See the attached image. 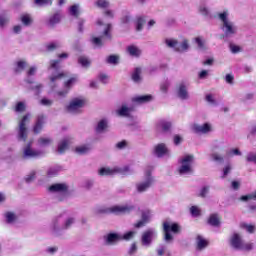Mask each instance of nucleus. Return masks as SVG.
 I'll use <instances>...</instances> for the list:
<instances>
[{"label": "nucleus", "mask_w": 256, "mask_h": 256, "mask_svg": "<svg viewBox=\"0 0 256 256\" xmlns=\"http://www.w3.org/2000/svg\"><path fill=\"white\" fill-rule=\"evenodd\" d=\"M153 101L152 95H140L132 98V104H123L118 110H116L119 117H129L133 111H135V105H143L144 103H150Z\"/></svg>", "instance_id": "f257e3e1"}, {"label": "nucleus", "mask_w": 256, "mask_h": 256, "mask_svg": "<svg viewBox=\"0 0 256 256\" xmlns=\"http://www.w3.org/2000/svg\"><path fill=\"white\" fill-rule=\"evenodd\" d=\"M98 31H102V34L97 37L93 36L91 38V43L94 47H101L107 39H110L111 36L109 35V31L111 30V24H105L102 20L97 21Z\"/></svg>", "instance_id": "f03ea898"}, {"label": "nucleus", "mask_w": 256, "mask_h": 256, "mask_svg": "<svg viewBox=\"0 0 256 256\" xmlns=\"http://www.w3.org/2000/svg\"><path fill=\"white\" fill-rule=\"evenodd\" d=\"M195 164V156L191 154H185L178 161V173L179 175H191L193 174V165Z\"/></svg>", "instance_id": "7ed1b4c3"}, {"label": "nucleus", "mask_w": 256, "mask_h": 256, "mask_svg": "<svg viewBox=\"0 0 256 256\" xmlns=\"http://www.w3.org/2000/svg\"><path fill=\"white\" fill-rule=\"evenodd\" d=\"M219 19L222 22V30L226 37H231L237 33V26L229 20V12H221L219 14Z\"/></svg>", "instance_id": "20e7f679"}, {"label": "nucleus", "mask_w": 256, "mask_h": 256, "mask_svg": "<svg viewBox=\"0 0 256 256\" xmlns=\"http://www.w3.org/2000/svg\"><path fill=\"white\" fill-rule=\"evenodd\" d=\"M21 155L22 159H37L45 155V152L33 147V141H29L23 146Z\"/></svg>", "instance_id": "39448f33"}, {"label": "nucleus", "mask_w": 256, "mask_h": 256, "mask_svg": "<svg viewBox=\"0 0 256 256\" xmlns=\"http://www.w3.org/2000/svg\"><path fill=\"white\" fill-rule=\"evenodd\" d=\"M135 231H129L126 234H119V233H109L104 236L106 245H115V243H119V241H129V239H133L135 237Z\"/></svg>", "instance_id": "423d86ee"}, {"label": "nucleus", "mask_w": 256, "mask_h": 256, "mask_svg": "<svg viewBox=\"0 0 256 256\" xmlns=\"http://www.w3.org/2000/svg\"><path fill=\"white\" fill-rule=\"evenodd\" d=\"M144 175V180L136 183L137 193H145L155 185V177L151 175V172L145 171Z\"/></svg>", "instance_id": "0eeeda50"}, {"label": "nucleus", "mask_w": 256, "mask_h": 256, "mask_svg": "<svg viewBox=\"0 0 256 256\" xmlns=\"http://www.w3.org/2000/svg\"><path fill=\"white\" fill-rule=\"evenodd\" d=\"M179 229L180 227L177 223L171 221H165L163 223L164 240L166 243H171V241H173V233H177Z\"/></svg>", "instance_id": "6e6552de"}, {"label": "nucleus", "mask_w": 256, "mask_h": 256, "mask_svg": "<svg viewBox=\"0 0 256 256\" xmlns=\"http://www.w3.org/2000/svg\"><path fill=\"white\" fill-rule=\"evenodd\" d=\"M165 43L167 47L175 49V51H178L179 53H185V51H189V41L187 39H183L181 43H179L173 38H167Z\"/></svg>", "instance_id": "1a4fd4ad"}, {"label": "nucleus", "mask_w": 256, "mask_h": 256, "mask_svg": "<svg viewBox=\"0 0 256 256\" xmlns=\"http://www.w3.org/2000/svg\"><path fill=\"white\" fill-rule=\"evenodd\" d=\"M87 105V100L83 97H76L73 98L68 106H67V111L69 113H81V109Z\"/></svg>", "instance_id": "9d476101"}, {"label": "nucleus", "mask_w": 256, "mask_h": 256, "mask_svg": "<svg viewBox=\"0 0 256 256\" xmlns=\"http://www.w3.org/2000/svg\"><path fill=\"white\" fill-rule=\"evenodd\" d=\"M31 121V114L25 115L19 122L18 141H27V125Z\"/></svg>", "instance_id": "9b49d317"}, {"label": "nucleus", "mask_w": 256, "mask_h": 256, "mask_svg": "<svg viewBox=\"0 0 256 256\" xmlns=\"http://www.w3.org/2000/svg\"><path fill=\"white\" fill-rule=\"evenodd\" d=\"M132 209L133 206L129 205H115L108 208H100L97 213H115L116 215H119L121 213H129Z\"/></svg>", "instance_id": "f8f14e48"}, {"label": "nucleus", "mask_w": 256, "mask_h": 256, "mask_svg": "<svg viewBox=\"0 0 256 256\" xmlns=\"http://www.w3.org/2000/svg\"><path fill=\"white\" fill-rule=\"evenodd\" d=\"M155 239H157V230L155 228L147 229L141 235V245L143 247H149Z\"/></svg>", "instance_id": "ddd939ff"}, {"label": "nucleus", "mask_w": 256, "mask_h": 256, "mask_svg": "<svg viewBox=\"0 0 256 256\" xmlns=\"http://www.w3.org/2000/svg\"><path fill=\"white\" fill-rule=\"evenodd\" d=\"M79 81V77L73 76L70 79H68L66 82H64V88L62 90H59L56 92V95L58 97H67L69 94V91L73 88V86Z\"/></svg>", "instance_id": "4468645a"}, {"label": "nucleus", "mask_w": 256, "mask_h": 256, "mask_svg": "<svg viewBox=\"0 0 256 256\" xmlns=\"http://www.w3.org/2000/svg\"><path fill=\"white\" fill-rule=\"evenodd\" d=\"M191 129L194 133L199 135H207L213 131V124L206 122L204 124H193Z\"/></svg>", "instance_id": "2eb2a0df"}, {"label": "nucleus", "mask_w": 256, "mask_h": 256, "mask_svg": "<svg viewBox=\"0 0 256 256\" xmlns=\"http://www.w3.org/2000/svg\"><path fill=\"white\" fill-rule=\"evenodd\" d=\"M189 82L181 81L176 87L177 97L183 101L189 99Z\"/></svg>", "instance_id": "dca6fc26"}, {"label": "nucleus", "mask_w": 256, "mask_h": 256, "mask_svg": "<svg viewBox=\"0 0 256 256\" xmlns=\"http://www.w3.org/2000/svg\"><path fill=\"white\" fill-rule=\"evenodd\" d=\"M151 217H153V214L150 210H143L141 214V219L134 224V227L136 229H141V227H145L147 223L151 221Z\"/></svg>", "instance_id": "f3484780"}, {"label": "nucleus", "mask_w": 256, "mask_h": 256, "mask_svg": "<svg viewBox=\"0 0 256 256\" xmlns=\"http://www.w3.org/2000/svg\"><path fill=\"white\" fill-rule=\"evenodd\" d=\"M243 243H245V241H243V236L238 232H234L230 236V245L234 249H239V250L243 249Z\"/></svg>", "instance_id": "a211bd4d"}, {"label": "nucleus", "mask_w": 256, "mask_h": 256, "mask_svg": "<svg viewBox=\"0 0 256 256\" xmlns=\"http://www.w3.org/2000/svg\"><path fill=\"white\" fill-rule=\"evenodd\" d=\"M63 77H65V73L64 72H57L55 74H52L49 77V82H48V87H50V89H52V91H55V89H57V87H59V79H63Z\"/></svg>", "instance_id": "6ab92c4d"}, {"label": "nucleus", "mask_w": 256, "mask_h": 256, "mask_svg": "<svg viewBox=\"0 0 256 256\" xmlns=\"http://www.w3.org/2000/svg\"><path fill=\"white\" fill-rule=\"evenodd\" d=\"M50 229L55 235H57L59 231H63V216L54 218L50 224Z\"/></svg>", "instance_id": "aec40b11"}, {"label": "nucleus", "mask_w": 256, "mask_h": 256, "mask_svg": "<svg viewBox=\"0 0 256 256\" xmlns=\"http://www.w3.org/2000/svg\"><path fill=\"white\" fill-rule=\"evenodd\" d=\"M154 155L156 157H167L169 156V148L164 143L158 144L154 147Z\"/></svg>", "instance_id": "412c9836"}, {"label": "nucleus", "mask_w": 256, "mask_h": 256, "mask_svg": "<svg viewBox=\"0 0 256 256\" xmlns=\"http://www.w3.org/2000/svg\"><path fill=\"white\" fill-rule=\"evenodd\" d=\"M195 245L197 251H203V249H207L209 246V240H207V238L203 237L202 235H197Z\"/></svg>", "instance_id": "4be33fe9"}, {"label": "nucleus", "mask_w": 256, "mask_h": 256, "mask_svg": "<svg viewBox=\"0 0 256 256\" xmlns=\"http://www.w3.org/2000/svg\"><path fill=\"white\" fill-rule=\"evenodd\" d=\"M50 193H57L58 195H65L67 193L66 184H53L49 187Z\"/></svg>", "instance_id": "5701e85b"}, {"label": "nucleus", "mask_w": 256, "mask_h": 256, "mask_svg": "<svg viewBox=\"0 0 256 256\" xmlns=\"http://www.w3.org/2000/svg\"><path fill=\"white\" fill-rule=\"evenodd\" d=\"M172 124L171 122L167 121V120H159L156 123V131H158V133H162V132H167L171 129Z\"/></svg>", "instance_id": "b1692460"}, {"label": "nucleus", "mask_w": 256, "mask_h": 256, "mask_svg": "<svg viewBox=\"0 0 256 256\" xmlns=\"http://www.w3.org/2000/svg\"><path fill=\"white\" fill-rule=\"evenodd\" d=\"M98 175H100V177H109L111 175H117L116 166H114V167H101L98 170Z\"/></svg>", "instance_id": "393cba45"}, {"label": "nucleus", "mask_w": 256, "mask_h": 256, "mask_svg": "<svg viewBox=\"0 0 256 256\" xmlns=\"http://www.w3.org/2000/svg\"><path fill=\"white\" fill-rule=\"evenodd\" d=\"M43 125H45V116L39 115L33 127V132L36 134L41 133V131H43Z\"/></svg>", "instance_id": "a878e982"}, {"label": "nucleus", "mask_w": 256, "mask_h": 256, "mask_svg": "<svg viewBox=\"0 0 256 256\" xmlns=\"http://www.w3.org/2000/svg\"><path fill=\"white\" fill-rule=\"evenodd\" d=\"M109 128V121L107 119L100 120L95 128L96 133H105L107 129Z\"/></svg>", "instance_id": "bb28decb"}, {"label": "nucleus", "mask_w": 256, "mask_h": 256, "mask_svg": "<svg viewBox=\"0 0 256 256\" xmlns=\"http://www.w3.org/2000/svg\"><path fill=\"white\" fill-rule=\"evenodd\" d=\"M93 149V145L91 144H84L77 146L75 148V151L78 155H86V153H89Z\"/></svg>", "instance_id": "cd10ccee"}, {"label": "nucleus", "mask_w": 256, "mask_h": 256, "mask_svg": "<svg viewBox=\"0 0 256 256\" xmlns=\"http://www.w3.org/2000/svg\"><path fill=\"white\" fill-rule=\"evenodd\" d=\"M61 23V14L56 13L54 15H52L48 21L46 22V25L48 27H55V25Z\"/></svg>", "instance_id": "c85d7f7f"}, {"label": "nucleus", "mask_w": 256, "mask_h": 256, "mask_svg": "<svg viewBox=\"0 0 256 256\" xmlns=\"http://www.w3.org/2000/svg\"><path fill=\"white\" fill-rule=\"evenodd\" d=\"M70 144H71V138H64L58 144V153H65L66 149H69Z\"/></svg>", "instance_id": "c756f323"}, {"label": "nucleus", "mask_w": 256, "mask_h": 256, "mask_svg": "<svg viewBox=\"0 0 256 256\" xmlns=\"http://www.w3.org/2000/svg\"><path fill=\"white\" fill-rule=\"evenodd\" d=\"M20 21L22 23V25H24L25 27H30V25H33V16H31V14H22L20 16Z\"/></svg>", "instance_id": "7c9ffc66"}, {"label": "nucleus", "mask_w": 256, "mask_h": 256, "mask_svg": "<svg viewBox=\"0 0 256 256\" xmlns=\"http://www.w3.org/2000/svg\"><path fill=\"white\" fill-rule=\"evenodd\" d=\"M208 223L213 227H219V225H221V218H219V215L217 214H212L208 219Z\"/></svg>", "instance_id": "2f4dec72"}, {"label": "nucleus", "mask_w": 256, "mask_h": 256, "mask_svg": "<svg viewBox=\"0 0 256 256\" xmlns=\"http://www.w3.org/2000/svg\"><path fill=\"white\" fill-rule=\"evenodd\" d=\"M119 173L120 175H131L133 173V169L129 166L117 167L116 166V174Z\"/></svg>", "instance_id": "473e14b6"}, {"label": "nucleus", "mask_w": 256, "mask_h": 256, "mask_svg": "<svg viewBox=\"0 0 256 256\" xmlns=\"http://www.w3.org/2000/svg\"><path fill=\"white\" fill-rule=\"evenodd\" d=\"M205 101L208 103V105H211V107H217V105H219L217 98L213 94H207L205 96Z\"/></svg>", "instance_id": "72a5a7b5"}, {"label": "nucleus", "mask_w": 256, "mask_h": 256, "mask_svg": "<svg viewBox=\"0 0 256 256\" xmlns=\"http://www.w3.org/2000/svg\"><path fill=\"white\" fill-rule=\"evenodd\" d=\"M127 51L132 57H139L141 55V49L135 45L128 46Z\"/></svg>", "instance_id": "f704fd0d"}, {"label": "nucleus", "mask_w": 256, "mask_h": 256, "mask_svg": "<svg viewBox=\"0 0 256 256\" xmlns=\"http://www.w3.org/2000/svg\"><path fill=\"white\" fill-rule=\"evenodd\" d=\"M53 143V139L49 137H40L38 139V145L39 147H49Z\"/></svg>", "instance_id": "c9c22d12"}, {"label": "nucleus", "mask_w": 256, "mask_h": 256, "mask_svg": "<svg viewBox=\"0 0 256 256\" xmlns=\"http://www.w3.org/2000/svg\"><path fill=\"white\" fill-rule=\"evenodd\" d=\"M78 63L79 65H81V67H83L84 69H88V67L91 66V60H89V58H87L86 56H80L78 58Z\"/></svg>", "instance_id": "e433bc0d"}, {"label": "nucleus", "mask_w": 256, "mask_h": 256, "mask_svg": "<svg viewBox=\"0 0 256 256\" xmlns=\"http://www.w3.org/2000/svg\"><path fill=\"white\" fill-rule=\"evenodd\" d=\"M5 220L8 223H15L17 221V214L14 212L8 211L4 214Z\"/></svg>", "instance_id": "4c0bfd02"}, {"label": "nucleus", "mask_w": 256, "mask_h": 256, "mask_svg": "<svg viewBox=\"0 0 256 256\" xmlns=\"http://www.w3.org/2000/svg\"><path fill=\"white\" fill-rule=\"evenodd\" d=\"M25 67H27V61L19 60L16 62L14 70L16 71V73H21V71H23Z\"/></svg>", "instance_id": "58836bf2"}, {"label": "nucleus", "mask_w": 256, "mask_h": 256, "mask_svg": "<svg viewBox=\"0 0 256 256\" xmlns=\"http://www.w3.org/2000/svg\"><path fill=\"white\" fill-rule=\"evenodd\" d=\"M75 223V218L73 217H68V218H63V229H69L71 226Z\"/></svg>", "instance_id": "ea45409f"}, {"label": "nucleus", "mask_w": 256, "mask_h": 256, "mask_svg": "<svg viewBox=\"0 0 256 256\" xmlns=\"http://www.w3.org/2000/svg\"><path fill=\"white\" fill-rule=\"evenodd\" d=\"M131 21H133L131 14H129V12H124V14L121 18L122 25H129V23H131Z\"/></svg>", "instance_id": "a19ab883"}, {"label": "nucleus", "mask_w": 256, "mask_h": 256, "mask_svg": "<svg viewBox=\"0 0 256 256\" xmlns=\"http://www.w3.org/2000/svg\"><path fill=\"white\" fill-rule=\"evenodd\" d=\"M240 227L241 229H245L248 233H255V225L253 224L241 223Z\"/></svg>", "instance_id": "79ce46f5"}, {"label": "nucleus", "mask_w": 256, "mask_h": 256, "mask_svg": "<svg viewBox=\"0 0 256 256\" xmlns=\"http://www.w3.org/2000/svg\"><path fill=\"white\" fill-rule=\"evenodd\" d=\"M132 79L135 83L141 81V68H136L132 74Z\"/></svg>", "instance_id": "37998d69"}, {"label": "nucleus", "mask_w": 256, "mask_h": 256, "mask_svg": "<svg viewBox=\"0 0 256 256\" xmlns=\"http://www.w3.org/2000/svg\"><path fill=\"white\" fill-rule=\"evenodd\" d=\"M144 23H145V19H143V17H137L135 20L136 31H142Z\"/></svg>", "instance_id": "c03bdc74"}, {"label": "nucleus", "mask_w": 256, "mask_h": 256, "mask_svg": "<svg viewBox=\"0 0 256 256\" xmlns=\"http://www.w3.org/2000/svg\"><path fill=\"white\" fill-rule=\"evenodd\" d=\"M190 213L192 217H199V215H201V208L198 206H192L190 208Z\"/></svg>", "instance_id": "a18cd8bd"}, {"label": "nucleus", "mask_w": 256, "mask_h": 256, "mask_svg": "<svg viewBox=\"0 0 256 256\" xmlns=\"http://www.w3.org/2000/svg\"><path fill=\"white\" fill-rule=\"evenodd\" d=\"M107 63L110 65H117L119 63V56L117 55H111L107 58Z\"/></svg>", "instance_id": "49530a36"}, {"label": "nucleus", "mask_w": 256, "mask_h": 256, "mask_svg": "<svg viewBox=\"0 0 256 256\" xmlns=\"http://www.w3.org/2000/svg\"><path fill=\"white\" fill-rule=\"evenodd\" d=\"M81 9L79 8V5H73L70 7V14L73 15L74 17H77L79 15Z\"/></svg>", "instance_id": "de8ad7c7"}, {"label": "nucleus", "mask_w": 256, "mask_h": 256, "mask_svg": "<svg viewBox=\"0 0 256 256\" xmlns=\"http://www.w3.org/2000/svg\"><path fill=\"white\" fill-rule=\"evenodd\" d=\"M211 161H216V163H223V156L213 153L210 156Z\"/></svg>", "instance_id": "09e8293b"}, {"label": "nucleus", "mask_w": 256, "mask_h": 256, "mask_svg": "<svg viewBox=\"0 0 256 256\" xmlns=\"http://www.w3.org/2000/svg\"><path fill=\"white\" fill-rule=\"evenodd\" d=\"M169 87H171V83L169 81L163 82L160 85V91H162V93H167V91H169Z\"/></svg>", "instance_id": "8fccbe9b"}, {"label": "nucleus", "mask_w": 256, "mask_h": 256, "mask_svg": "<svg viewBox=\"0 0 256 256\" xmlns=\"http://www.w3.org/2000/svg\"><path fill=\"white\" fill-rule=\"evenodd\" d=\"M59 63L60 61L59 60H51L50 61V68L49 70H54V71H57L59 69Z\"/></svg>", "instance_id": "3c124183"}, {"label": "nucleus", "mask_w": 256, "mask_h": 256, "mask_svg": "<svg viewBox=\"0 0 256 256\" xmlns=\"http://www.w3.org/2000/svg\"><path fill=\"white\" fill-rule=\"evenodd\" d=\"M36 5H39V7H43V5H51L53 3V0H34Z\"/></svg>", "instance_id": "603ef678"}, {"label": "nucleus", "mask_w": 256, "mask_h": 256, "mask_svg": "<svg viewBox=\"0 0 256 256\" xmlns=\"http://www.w3.org/2000/svg\"><path fill=\"white\" fill-rule=\"evenodd\" d=\"M9 19H10L9 15L0 16V27L7 25V23H9Z\"/></svg>", "instance_id": "864d4df0"}, {"label": "nucleus", "mask_w": 256, "mask_h": 256, "mask_svg": "<svg viewBox=\"0 0 256 256\" xmlns=\"http://www.w3.org/2000/svg\"><path fill=\"white\" fill-rule=\"evenodd\" d=\"M195 43L198 45L200 49H205V40L201 37L195 38Z\"/></svg>", "instance_id": "5fc2aeb1"}, {"label": "nucleus", "mask_w": 256, "mask_h": 256, "mask_svg": "<svg viewBox=\"0 0 256 256\" xmlns=\"http://www.w3.org/2000/svg\"><path fill=\"white\" fill-rule=\"evenodd\" d=\"M231 169L232 167L229 164L223 168L222 179H224V177H227L231 173Z\"/></svg>", "instance_id": "6e6d98bb"}, {"label": "nucleus", "mask_w": 256, "mask_h": 256, "mask_svg": "<svg viewBox=\"0 0 256 256\" xmlns=\"http://www.w3.org/2000/svg\"><path fill=\"white\" fill-rule=\"evenodd\" d=\"M234 155H241V151L237 148H233L227 152V157H233Z\"/></svg>", "instance_id": "4d7b16f0"}, {"label": "nucleus", "mask_w": 256, "mask_h": 256, "mask_svg": "<svg viewBox=\"0 0 256 256\" xmlns=\"http://www.w3.org/2000/svg\"><path fill=\"white\" fill-rule=\"evenodd\" d=\"M96 5H98V7H100L101 9H105L109 7V2H107V0H98Z\"/></svg>", "instance_id": "13d9d810"}, {"label": "nucleus", "mask_w": 256, "mask_h": 256, "mask_svg": "<svg viewBox=\"0 0 256 256\" xmlns=\"http://www.w3.org/2000/svg\"><path fill=\"white\" fill-rule=\"evenodd\" d=\"M25 109V104L23 102H18L15 106L16 113H21Z\"/></svg>", "instance_id": "bf43d9fd"}, {"label": "nucleus", "mask_w": 256, "mask_h": 256, "mask_svg": "<svg viewBox=\"0 0 256 256\" xmlns=\"http://www.w3.org/2000/svg\"><path fill=\"white\" fill-rule=\"evenodd\" d=\"M230 51L231 53H234V54L241 53V48L240 46H237L235 44H230Z\"/></svg>", "instance_id": "052dcab7"}, {"label": "nucleus", "mask_w": 256, "mask_h": 256, "mask_svg": "<svg viewBox=\"0 0 256 256\" xmlns=\"http://www.w3.org/2000/svg\"><path fill=\"white\" fill-rule=\"evenodd\" d=\"M199 12L201 13V15L207 16L209 15V8H207V6L202 5L199 7Z\"/></svg>", "instance_id": "680f3d73"}, {"label": "nucleus", "mask_w": 256, "mask_h": 256, "mask_svg": "<svg viewBox=\"0 0 256 256\" xmlns=\"http://www.w3.org/2000/svg\"><path fill=\"white\" fill-rule=\"evenodd\" d=\"M253 249V243H243V247L240 248L241 251H251Z\"/></svg>", "instance_id": "e2e57ef3"}, {"label": "nucleus", "mask_w": 256, "mask_h": 256, "mask_svg": "<svg viewBox=\"0 0 256 256\" xmlns=\"http://www.w3.org/2000/svg\"><path fill=\"white\" fill-rule=\"evenodd\" d=\"M41 105H44L46 107H50V105H53V100L51 99H48V98H43L41 101H40Z\"/></svg>", "instance_id": "0e129e2a"}, {"label": "nucleus", "mask_w": 256, "mask_h": 256, "mask_svg": "<svg viewBox=\"0 0 256 256\" xmlns=\"http://www.w3.org/2000/svg\"><path fill=\"white\" fill-rule=\"evenodd\" d=\"M207 193H209V188L208 187H203L199 193L198 196L199 197H207Z\"/></svg>", "instance_id": "69168bd1"}, {"label": "nucleus", "mask_w": 256, "mask_h": 256, "mask_svg": "<svg viewBox=\"0 0 256 256\" xmlns=\"http://www.w3.org/2000/svg\"><path fill=\"white\" fill-rule=\"evenodd\" d=\"M98 78L101 83H107L109 81L107 74H100Z\"/></svg>", "instance_id": "338daca9"}, {"label": "nucleus", "mask_w": 256, "mask_h": 256, "mask_svg": "<svg viewBox=\"0 0 256 256\" xmlns=\"http://www.w3.org/2000/svg\"><path fill=\"white\" fill-rule=\"evenodd\" d=\"M247 161H253L254 163H256V154L255 153L248 154Z\"/></svg>", "instance_id": "774afa93"}]
</instances>
